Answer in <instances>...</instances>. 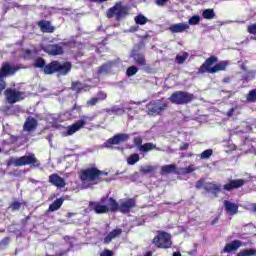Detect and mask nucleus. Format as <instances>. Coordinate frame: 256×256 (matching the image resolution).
I'll return each instance as SVG.
<instances>
[{
  "label": "nucleus",
  "mask_w": 256,
  "mask_h": 256,
  "mask_svg": "<svg viewBox=\"0 0 256 256\" xmlns=\"http://www.w3.org/2000/svg\"><path fill=\"white\" fill-rule=\"evenodd\" d=\"M108 175V173H103L101 170L92 167L87 168L82 171H80V180L82 182V186L84 189H87V187H92V185H97V183H101L103 179H101V176Z\"/></svg>",
  "instance_id": "f257e3e1"
},
{
  "label": "nucleus",
  "mask_w": 256,
  "mask_h": 256,
  "mask_svg": "<svg viewBox=\"0 0 256 256\" xmlns=\"http://www.w3.org/2000/svg\"><path fill=\"white\" fill-rule=\"evenodd\" d=\"M89 207L92 211L101 215L103 213H109V211H116L117 201L113 198H102L99 202H90Z\"/></svg>",
  "instance_id": "f03ea898"
},
{
  "label": "nucleus",
  "mask_w": 256,
  "mask_h": 256,
  "mask_svg": "<svg viewBox=\"0 0 256 256\" xmlns=\"http://www.w3.org/2000/svg\"><path fill=\"white\" fill-rule=\"evenodd\" d=\"M129 15V6L125 5L123 1L117 2L113 7L109 8L106 17L108 19L115 18L116 21H121Z\"/></svg>",
  "instance_id": "7ed1b4c3"
},
{
  "label": "nucleus",
  "mask_w": 256,
  "mask_h": 256,
  "mask_svg": "<svg viewBox=\"0 0 256 256\" xmlns=\"http://www.w3.org/2000/svg\"><path fill=\"white\" fill-rule=\"evenodd\" d=\"M72 69L70 62H64L63 64L58 61H53L44 67V73L51 75L53 73H59L60 75H67Z\"/></svg>",
  "instance_id": "20e7f679"
},
{
  "label": "nucleus",
  "mask_w": 256,
  "mask_h": 256,
  "mask_svg": "<svg viewBox=\"0 0 256 256\" xmlns=\"http://www.w3.org/2000/svg\"><path fill=\"white\" fill-rule=\"evenodd\" d=\"M195 95L187 91H176L169 97L170 103L174 105H187L194 101Z\"/></svg>",
  "instance_id": "39448f33"
},
{
  "label": "nucleus",
  "mask_w": 256,
  "mask_h": 256,
  "mask_svg": "<svg viewBox=\"0 0 256 256\" xmlns=\"http://www.w3.org/2000/svg\"><path fill=\"white\" fill-rule=\"evenodd\" d=\"M167 107H169V103L162 99V100H153L147 104L146 109L148 115L153 117L157 115H161L164 111H166Z\"/></svg>",
  "instance_id": "423d86ee"
},
{
  "label": "nucleus",
  "mask_w": 256,
  "mask_h": 256,
  "mask_svg": "<svg viewBox=\"0 0 256 256\" xmlns=\"http://www.w3.org/2000/svg\"><path fill=\"white\" fill-rule=\"evenodd\" d=\"M152 243L160 249H169V247L173 245V242H171V234L164 231L158 232V235L154 237Z\"/></svg>",
  "instance_id": "0eeeda50"
},
{
  "label": "nucleus",
  "mask_w": 256,
  "mask_h": 256,
  "mask_svg": "<svg viewBox=\"0 0 256 256\" xmlns=\"http://www.w3.org/2000/svg\"><path fill=\"white\" fill-rule=\"evenodd\" d=\"M4 96L9 105L19 103V101H23V99H25L26 97L25 92H21L13 88L6 89L4 92Z\"/></svg>",
  "instance_id": "6e6552de"
},
{
  "label": "nucleus",
  "mask_w": 256,
  "mask_h": 256,
  "mask_svg": "<svg viewBox=\"0 0 256 256\" xmlns=\"http://www.w3.org/2000/svg\"><path fill=\"white\" fill-rule=\"evenodd\" d=\"M116 210L113 212L120 211V213H129L133 207H135V201L133 199H128L126 201H121L120 203L116 202Z\"/></svg>",
  "instance_id": "1a4fd4ad"
},
{
  "label": "nucleus",
  "mask_w": 256,
  "mask_h": 256,
  "mask_svg": "<svg viewBox=\"0 0 256 256\" xmlns=\"http://www.w3.org/2000/svg\"><path fill=\"white\" fill-rule=\"evenodd\" d=\"M218 59L216 56H210L206 61L200 66L198 73H210L213 70V65L217 63Z\"/></svg>",
  "instance_id": "9d476101"
},
{
  "label": "nucleus",
  "mask_w": 256,
  "mask_h": 256,
  "mask_svg": "<svg viewBox=\"0 0 256 256\" xmlns=\"http://www.w3.org/2000/svg\"><path fill=\"white\" fill-rule=\"evenodd\" d=\"M43 51H45V53H48V55H63L64 51H63V46L59 45V44H49L47 46H44Z\"/></svg>",
  "instance_id": "9b49d317"
},
{
  "label": "nucleus",
  "mask_w": 256,
  "mask_h": 256,
  "mask_svg": "<svg viewBox=\"0 0 256 256\" xmlns=\"http://www.w3.org/2000/svg\"><path fill=\"white\" fill-rule=\"evenodd\" d=\"M245 245L240 240H233L230 243H227L221 253H233L234 251H237L240 247H243Z\"/></svg>",
  "instance_id": "f8f14e48"
},
{
  "label": "nucleus",
  "mask_w": 256,
  "mask_h": 256,
  "mask_svg": "<svg viewBox=\"0 0 256 256\" xmlns=\"http://www.w3.org/2000/svg\"><path fill=\"white\" fill-rule=\"evenodd\" d=\"M16 71H19V68L12 67L9 63H4L0 69V79L9 75H15Z\"/></svg>",
  "instance_id": "ddd939ff"
},
{
  "label": "nucleus",
  "mask_w": 256,
  "mask_h": 256,
  "mask_svg": "<svg viewBox=\"0 0 256 256\" xmlns=\"http://www.w3.org/2000/svg\"><path fill=\"white\" fill-rule=\"evenodd\" d=\"M49 183H51L52 185H54L55 187H58L60 189H63V187H65V185H66L65 179H63L58 174H51L49 176Z\"/></svg>",
  "instance_id": "4468645a"
},
{
  "label": "nucleus",
  "mask_w": 256,
  "mask_h": 256,
  "mask_svg": "<svg viewBox=\"0 0 256 256\" xmlns=\"http://www.w3.org/2000/svg\"><path fill=\"white\" fill-rule=\"evenodd\" d=\"M86 121L84 119H80L71 126H68L67 132L65 135H74V133H77L80 129H83V126L85 125Z\"/></svg>",
  "instance_id": "2eb2a0df"
},
{
  "label": "nucleus",
  "mask_w": 256,
  "mask_h": 256,
  "mask_svg": "<svg viewBox=\"0 0 256 256\" xmlns=\"http://www.w3.org/2000/svg\"><path fill=\"white\" fill-rule=\"evenodd\" d=\"M121 233H123V230L121 228H116L109 232L108 234H106L104 236L105 245H109V243H111L113 239H117V237H119Z\"/></svg>",
  "instance_id": "dca6fc26"
},
{
  "label": "nucleus",
  "mask_w": 256,
  "mask_h": 256,
  "mask_svg": "<svg viewBox=\"0 0 256 256\" xmlns=\"http://www.w3.org/2000/svg\"><path fill=\"white\" fill-rule=\"evenodd\" d=\"M129 139L128 134H117L114 137L108 139L109 145H119V143H125Z\"/></svg>",
  "instance_id": "f3484780"
},
{
  "label": "nucleus",
  "mask_w": 256,
  "mask_h": 256,
  "mask_svg": "<svg viewBox=\"0 0 256 256\" xmlns=\"http://www.w3.org/2000/svg\"><path fill=\"white\" fill-rule=\"evenodd\" d=\"M130 57L134 59V62L136 65H139L140 67H145L147 65V61L145 60V56L143 54L137 53V51L133 50Z\"/></svg>",
  "instance_id": "a211bd4d"
},
{
  "label": "nucleus",
  "mask_w": 256,
  "mask_h": 256,
  "mask_svg": "<svg viewBox=\"0 0 256 256\" xmlns=\"http://www.w3.org/2000/svg\"><path fill=\"white\" fill-rule=\"evenodd\" d=\"M245 185V180L238 179V180H232L230 183L224 185L225 191H231L233 189H239V187H243Z\"/></svg>",
  "instance_id": "6ab92c4d"
},
{
  "label": "nucleus",
  "mask_w": 256,
  "mask_h": 256,
  "mask_svg": "<svg viewBox=\"0 0 256 256\" xmlns=\"http://www.w3.org/2000/svg\"><path fill=\"white\" fill-rule=\"evenodd\" d=\"M187 30H189V24L187 23L173 24L169 27V31H171V33H183Z\"/></svg>",
  "instance_id": "aec40b11"
},
{
  "label": "nucleus",
  "mask_w": 256,
  "mask_h": 256,
  "mask_svg": "<svg viewBox=\"0 0 256 256\" xmlns=\"http://www.w3.org/2000/svg\"><path fill=\"white\" fill-rule=\"evenodd\" d=\"M38 27H40L43 33H53V31H55V27L51 26V22L46 20L39 21Z\"/></svg>",
  "instance_id": "412c9836"
},
{
  "label": "nucleus",
  "mask_w": 256,
  "mask_h": 256,
  "mask_svg": "<svg viewBox=\"0 0 256 256\" xmlns=\"http://www.w3.org/2000/svg\"><path fill=\"white\" fill-rule=\"evenodd\" d=\"M22 159L26 162V165H33V167H39L40 165L39 160H37L33 153H30L27 156H22Z\"/></svg>",
  "instance_id": "4be33fe9"
},
{
  "label": "nucleus",
  "mask_w": 256,
  "mask_h": 256,
  "mask_svg": "<svg viewBox=\"0 0 256 256\" xmlns=\"http://www.w3.org/2000/svg\"><path fill=\"white\" fill-rule=\"evenodd\" d=\"M224 206L228 215H236L237 211H239V206L231 201H224Z\"/></svg>",
  "instance_id": "5701e85b"
},
{
  "label": "nucleus",
  "mask_w": 256,
  "mask_h": 256,
  "mask_svg": "<svg viewBox=\"0 0 256 256\" xmlns=\"http://www.w3.org/2000/svg\"><path fill=\"white\" fill-rule=\"evenodd\" d=\"M169 173H179V171H177V165L169 164L161 167V175H169Z\"/></svg>",
  "instance_id": "b1692460"
},
{
  "label": "nucleus",
  "mask_w": 256,
  "mask_h": 256,
  "mask_svg": "<svg viewBox=\"0 0 256 256\" xmlns=\"http://www.w3.org/2000/svg\"><path fill=\"white\" fill-rule=\"evenodd\" d=\"M37 128V120L29 117L24 124V131H35Z\"/></svg>",
  "instance_id": "393cba45"
},
{
  "label": "nucleus",
  "mask_w": 256,
  "mask_h": 256,
  "mask_svg": "<svg viewBox=\"0 0 256 256\" xmlns=\"http://www.w3.org/2000/svg\"><path fill=\"white\" fill-rule=\"evenodd\" d=\"M197 167L195 164H190L187 167L180 168L177 172V175H189V173H194V171H197Z\"/></svg>",
  "instance_id": "a878e982"
},
{
  "label": "nucleus",
  "mask_w": 256,
  "mask_h": 256,
  "mask_svg": "<svg viewBox=\"0 0 256 256\" xmlns=\"http://www.w3.org/2000/svg\"><path fill=\"white\" fill-rule=\"evenodd\" d=\"M227 65H229V62L227 61H221L215 64L211 70V75L218 73V71H225V69H227Z\"/></svg>",
  "instance_id": "bb28decb"
},
{
  "label": "nucleus",
  "mask_w": 256,
  "mask_h": 256,
  "mask_svg": "<svg viewBox=\"0 0 256 256\" xmlns=\"http://www.w3.org/2000/svg\"><path fill=\"white\" fill-rule=\"evenodd\" d=\"M8 165H13L14 167H23L27 164L25 160H23V157H19V158H10L8 161Z\"/></svg>",
  "instance_id": "cd10ccee"
},
{
  "label": "nucleus",
  "mask_w": 256,
  "mask_h": 256,
  "mask_svg": "<svg viewBox=\"0 0 256 256\" xmlns=\"http://www.w3.org/2000/svg\"><path fill=\"white\" fill-rule=\"evenodd\" d=\"M71 89H72V91L81 93V91H89L90 88H89V86L82 85L81 82H73Z\"/></svg>",
  "instance_id": "c85d7f7f"
},
{
  "label": "nucleus",
  "mask_w": 256,
  "mask_h": 256,
  "mask_svg": "<svg viewBox=\"0 0 256 256\" xmlns=\"http://www.w3.org/2000/svg\"><path fill=\"white\" fill-rule=\"evenodd\" d=\"M63 201H65V199L58 198L56 201L50 204L48 211H59V209H61V205H63Z\"/></svg>",
  "instance_id": "c756f323"
},
{
  "label": "nucleus",
  "mask_w": 256,
  "mask_h": 256,
  "mask_svg": "<svg viewBox=\"0 0 256 256\" xmlns=\"http://www.w3.org/2000/svg\"><path fill=\"white\" fill-rule=\"evenodd\" d=\"M187 59H189V53L182 52L180 54H177L176 63H178V65H183V63H185V61H187Z\"/></svg>",
  "instance_id": "7c9ffc66"
},
{
  "label": "nucleus",
  "mask_w": 256,
  "mask_h": 256,
  "mask_svg": "<svg viewBox=\"0 0 256 256\" xmlns=\"http://www.w3.org/2000/svg\"><path fill=\"white\" fill-rule=\"evenodd\" d=\"M202 17L203 19H208V20L215 19V11L213 9H205L202 12Z\"/></svg>",
  "instance_id": "2f4dec72"
},
{
  "label": "nucleus",
  "mask_w": 256,
  "mask_h": 256,
  "mask_svg": "<svg viewBox=\"0 0 256 256\" xmlns=\"http://www.w3.org/2000/svg\"><path fill=\"white\" fill-rule=\"evenodd\" d=\"M153 149H157V146L153 143H145L139 147V151H142L143 153L153 151Z\"/></svg>",
  "instance_id": "473e14b6"
},
{
  "label": "nucleus",
  "mask_w": 256,
  "mask_h": 256,
  "mask_svg": "<svg viewBox=\"0 0 256 256\" xmlns=\"http://www.w3.org/2000/svg\"><path fill=\"white\" fill-rule=\"evenodd\" d=\"M134 21L136 23V25H146L147 21H149V19H147V17H145L143 14H139L137 16H135Z\"/></svg>",
  "instance_id": "72a5a7b5"
},
{
  "label": "nucleus",
  "mask_w": 256,
  "mask_h": 256,
  "mask_svg": "<svg viewBox=\"0 0 256 256\" xmlns=\"http://www.w3.org/2000/svg\"><path fill=\"white\" fill-rule=\"evenodd\" d=\"M256 255L255 249H244L241 250L236 256H254Z\"/></svg>",
  "instance_id": "f704fd0d"
},
{
  "label": "nucleus",
  "mask_w": 256,
  "mask_h": 256,
  "mask_svg": "<svg viewBox=\"0 0 256 256\" xmlns=\"http://www.w3.org/2000/svg\"><path fill=\"white\" fill-rule=\"evenodd\" d=\"M139 161V154H131L128 159L127 163L128 165H135Z\"/></svg>",
  "instance_id": "c9c22d12"
},
{
  "label": "nucleus",
  "mask_w": 256,
  "mask_h": 256,
  "mask_svg": "<svg viewBox=\"0 0 256 256\" xmlns=\"http://www.w3.org/2000/svg\"><path fill=\"white\" fill-rule=\"evenodd\" d=\"M201 21V16L199 15H194L188 20V25H199Z\"/></svg>",
  "instance_id": "e433bc0d"
},
{
  "label": "nucleus",
  "mask_w": 256,
  "mask_h": 256,
  "mask_svg": "<svg viewBox=\"0 0 256 256\" xmlns=\"http://www.w3.org/2000/svg\"><path fill=\"white\" fill-rule=\"evenodd\" d=\"M111 67H113V63L108 62L99 68L98 73H107Z\"/></svg>",
  "instance_id": "4c0bfd02"
},
{
  "label": "nucleus",
  "mask_w": 256,
  "mask_h": 256,
  "mask_svg": "<svg viewBox=\"0 0 256 256\" xmlns=\"http://www.w3.org/2000/svg\"><path fill=\"white\" fill-rule=\"evenodd\" d=\"M247 101L255 103L256 101V89L251 90L247 95Z\"/></svg>",
  "instance_id": "58836bf2"
},
{
  "label": "nucleus",
  "mask_w": 256,
  "mask_h": 256,
  "mask_svg": "<svg viewBox=\"0 0 256 256\" xmlns=\"http://www.w3.org/2000/svg\"><path fill=\"white\" fill-rule=\"evenodd\" d=\"M137 71H139V69H137L136 66H130L128 67V69L126 70V75L128 77H133V75H136Z\"/></svg>",
  "instance_id": "ea45409f"
},
{
  "label": "nucleus",
  "mask_w": 256,
  "mask_h": 256,
  "mask_svg": "<svg viewBox=\"0 0 256 256\" xmlns=\"http://www.w3.org/2000/svg\"><path fill=\"white\" fill-rule=\"evenodd\" d=\"M21 205H23V203L14 201L10 204L9 209H11V211H19L21 209Z\"/></svg>",
  "instance_id": "a19ab883"
},
{
  "label": "nucleus",
  "mask_w": 256,
  "mask_h": 256,
  "mask_svg": "<svg viewBox=\"0 0 256 256\" xmlns=\"http://www.w3.org/2000/svg\"><path fill=\"white\" fill-rule=\"evenodd\" d=\"M111 111H112V115H123V113H125V109L119 108L118 106H113L111 108Z\"/></svg>",
  "instance_id": "79ce46f5"
},
{
  "label": "nucleus",
  "mask_w": 256,
  "mask_h": 256,
  "mask_svg": "<svg viewBox=\"0 0 256 256\" xmlns=\"http://www.w3.org/2000/svg\"><path fill=\"white\" fill-rule=\"evenodd\" d=\"M213 155L212 149H207L200 154V159H209Z\"/></svg>",
  "instance_id": "37998d69"
},
{
  "label": "nucleus",
  "mask_w": 256,
  "mask_h": 256,
  "mask_svg": "<svg viewBox=\"0 0 256 256\" xmlns=\"http://www.w3.org/2000/svg\"><path fill=\"white\" fill-rule=\"evenodd\" d=\"M141 173H153L155 171V167L153 166H142L140 168Z\"/></svg>",
  "instance_id": "c03bdc74"
},
{
  "label": "nucleus",
  "mask_w": 256,
  "mask_h": 256,
  "mask_svg": "<svg viewBox=\"0 0 256 256\" xmlns=\"http://www.w3.org/2000/svg\"><path fill=\"white\" fill-rule=\"evenodd\" d=\"M99 103V100H97L96 97H92L86 102V107H95L96 104Z\"/></svg>",
  "instance_id": "a18cd8bd"
},
{
  "label": "nucleus",
  "mask_w": 256,
  "mask_h": 256,
  "mask_svg": "<svg viewBox=\"0 0 256 256\" xmlns=\"http://www.w3.org/2000/svg\"><path fill=\"white\" fill-rule=\"evenodd\" d=\"M96 99L99 101H105V99H107V93L103 92V91H99L96 95Z\"/></svg>",
  "instance_id": "49530a36"
},
{
  "label": "nucleus",
  "mask_w": 256,
  "mask_h": 256,
  "mask_svg": "<svg viewBox=\"0 0 256 256\" xmlns=\"http://www.w3.org/2000/svg\"><path fill=\"white\" fill-rule=\"evenodd\" d=\"M34 67H37L40 69L45 67V60H43V58H38L34 63Z\"/></svg>",
  "instance_id": "de8ad7c7"
},
{
  "label": "nucleus",
  "mask_w": 256,
  "mask_h": 256,
  "mask_svg": "<svg viewBox=\"0 0 256 256\" xmlns=\"http://www.w3.org/2000/svg\"><path fill=\"white\" fill-rule=\"evenodd\" d=\"M247 31L250 33V35H256V23L249 25L247 27Z\"/></svg>",
  "instance_id": "09e8293b"
},
{
  "label": "nucleus",
  "mask_w": 256,
  "mask_h": 256,
  "mask_svg": "<svg viewBox=\"0 0 256 256\" xmlns=\"http://www.w3.org/2000/svg\"><path fill=\"white\" fill-rule=\"evenodd\" d=\"M7 245H9V238L8 237L1 240L0 249H3L4 247H7Z\"/></svg>",
  "instance_id": "8fccbe9b"
},
{
  "label": "nucleus",
  "mask_w": 256,
  "mask_h": 256,
  "mask_svg": "<svg viewBox=\"0 0 256 256\" xmlns=\"http://www.w3.org/2000/svg\"><path fill=\"white\" fill-rule=\"evenodd\" d=\"M113 255H114L113 251H111L109 249H105L104 251H102L100 253V256H113Z\"/></svg>",
  "instance_id": "3c124183"
},
{
  "label": "nucleus",
  "mask_w": 256,
  "mask_h": 256,
  "mask_svg": "<svg viewBox=\"0 0 256 256\" xmlns=\"http://www.w3.org/2000/svg\"><path fill=\"white\" fill-rule=\"evenodd\" d=\"M170 0H155V3L158 5V7H165L166 3H169Z\"/></svg>",
  "instance_id": "603ef678"
},
{
  "label": "nucleus",
  "mask_w": 256,
  "mask_h": 256,
  "mask_svg": "<svg viewBox=\"0 0 256 256\" xmlns=\"http://www.w3.org/2000/svg\"><path fill=\"white\" fill-rule=\"evenodd\" d=\"M95 117H97V115H94V116H84L82 119L84 120V121H86L85 122V125L87 124V121H93V119H95Z\"/></svg>",
  "instance_id": "864d4df0"
},
{
  "label": "nucleus",
  "mask_w": 256,
  "mask_h": 256,
  "mask_svg": "<svg viewBox=\"0 0 256 256\" xmlns=\"http://www.w3.org/2000/svg\"><path fill=\"white\" fill-rule=\"evenodd\" d=\"M134 143H135V145L140 147L141 143H143V139H141V137H136V138H134Z\"/></svg>",
  "instance_id": "5fc2aeb1"
},
{
  "label": "nucleus",
  "mask_w": 256,
  "mask_h": 256,
  "mask_svg": "<svg viewBox=\"0 0 256 256\" xmlns=\"http://www.w3.org/2000/svg\"><path fill=\"white\" fill-rule=\"evenodd\" d=\"M208 189L212 191H219V186H217L216 184H209Z\"/></svg>",
  "instance_id": "6e6d98bb"
},
{
  "label": "nucleus",
  "mask_w": 256,
  "mask_h": 256,
  "mask_svg": "<svg viewBox=\"0 0 256 256\" xmlns=\"http://www.w3.org/2000/svg\"><path fill=\"white\" fill-rule=\"evenodd\" d=\"M187 149H189V144H188V143H185V144H183V145L180 147V150H181V151H187Z\"/></svg>",
  "instance_id": "4d7b16f0"
},
{
  "label": "nucleus",
  "mask_w": 256,
  "mask_h": 256,
  "mask_svg": "<svg viewBox=\"0 0 256 256\" xmlns=\"http://www.w3.org/2000/svg\"><path fill=\"white\" fill-rule=\"evenodd\" d=\"M201 187H203V180L196 182V189H201Z\"/></svg>",
  "instance_id": "13d9d810"
},
{
  "label": "nucleus",
  "mask_w": 256,
  "mask_h": 256,
  "mask_svg": "<svg viewBox=\"0 0 256 256\" xmlns=\"http://www.w3.org/2000/svg\"><path fill=\"white\" fill-rule=\"evenodd\" d=\"M233 113H235V108H232L227 112V117H233Z\"/></svg>",
  "instance_id": "bf43d9fd"
},
{
  "label": "nucleus",
  "mask_w": 256,
  "mask_h": 256,
  "mask_svg": "<svg viewBox=\"0 0 256 256\" xmlns=\"http://www.w3.org/2000/svg\"><path fill=\"white\" fill-rule=\"evenodd\" d=\"M6 85L5 82L3 80H0V93L1 91H3V89H5Z\"/></svg>",
  "instance_id": "052dcab7"
},
{
  "label": "nucleus",
  "mask_w": 256,
  "mask_h": 256,
  "mask_svg": "<svg viewBox=\"0 0 256 256\" xmlns=\"http://www.w3.org/2000/svg\"><path fill=\"white\" fill-rule=\"evenodd\" d=\"M90 1H91V3H105L109 0H90Z\"/></svg>",
  "instance_id": "680f3d73"
},
{
  "label": "nucleus",
  "mask_w": 256,
  "mask_h": 256,
  "mask_svg": "<svg viewBox=\"0 0 256 256\" xmlns=\"http://www.w3.org/2000/svg\"><path fill=\"white\" fill-rule=\"evenodd\" d=\"M105 113H108V115H113V112L111 111V108L104 109Z\"/></svg>",
  "instance_id": "e2e57ef3"
},
{
  "label": "nucleus",
  "mask_w": 256,
  "mask_h": 256,
  "mask_svg": "<svg viewBox=\"0 0 256 256\" xmlns=\"http://www.w3.org/2000/svg\"><path fill=\"white\" fill-rule=\"evenodd\" d=\"M173 256H181V252H174Z\"/></svg>",
  "instance_id": "0e129e2a"
},
{
  "label": "nucleus",
  "mask_w": 256,
  "mask_h": 256,
  "mask_svg": "<svg viewBox=\"0 0 256 256\" xmlns=\"http://www.w3.org/2000/svg\"><path fill=\"white\" fill-rule=\"evenodd\" d=\"M223 81H224V83H229V78H226Z\"/></svg>",
  "instance_id": "69168bd1"
},
{
  "label": "nucleus",
  "mask_w": 256,
  "mask_h": 256,
  "mask_svg": "<svg viewBox=\"0 0 256 256\" xmlns=\"http://www.w3.org/2000/svg\"><path fill=\"white\" fill-rule=\"evenodd\" d=\"M253 211H256V204L253 205Z\"/></svg>",
  "instance_id": "338daca9"
},
{
  "label": "nucleus",
  "mask_w": 256,
  "mask_h": 256,
  "mask_svg": "<svg viewBox=\"0 0 256 256\" xmlns=\"http://www.w3.org/2000/svg\"><path fill=\"white\" fill-rule=\"evenodd\" d=\"M48 141H49V143L51 145V136L48 137Z\"/></svg>",
  "instance_id": "774afa93"
}]
</instances>
